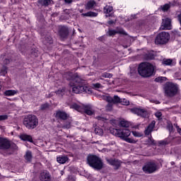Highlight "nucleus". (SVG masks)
Instances as JSON below:
<instances>
[{
  "label": "nucleus",
  "mask_w": 181,
  "mask_h": 181,
  "mask_svg": "<svg viewBox=\"0 0 181 181\" xmlns=\"http://www.w3.org/2000/svg\"><path fill=\"white\" fill-rule=\"evenodd\" d=\"M64 78L70 81L69 86L72 87V91L75 94L81 93H91V89L87 86L81 85V78L73 73L66 72Z\"/></svg>",
  "instance_id": "obj_1"
},
{
  "label": "nucleus",
  "mask_w": 181,
  "mask_h": 181,
  "mask_svg": "<svg viewBox=\"0 0 181 181\" xmlns=\"http://www.w3.org/2000/svg\"><path fill=\"white\" fill-rule=\"evenodd\" d=\"M110 134L115 135V136L120 138L126 142H128V144H136V140H134V139L128 138V136L131 135V131H129V129H125L123 130L118 129H110Z\"/></svg>",
  "instance_id": "obj_2"
},
{
  "label": "nucleus",
  "mask_w": 181,
  "mask_h": 181,
  "mask_svg": "<svg viewBox=\"0 0 181 181\" xmlns=\"http://www.w3.org/2000/svg\"><path fill=\"white\" fill-rule=\"evenodd\" d=\"M138 71L141 77H151L155 71V67L151 64L144 62L139 64Z\"/></svg>",
  "instance_id": "obj_3"
},
{
  "label": "nucleus",
  "mask_w": 181,
  "mask_h": 181,
  "mask_svg": "<svg viewBox=\"0 0 181 181\" xmlns=\"http://www.w3.org/2000/svg\"><path fill=\"white\" fill-rule=\"evenodd\" d=\"M38 124L39 120L37 117L33 115H28L23 119V125H25L28 129H35Z\"/></svg>",
  "instance_id": "obj_4"
},
{
  "label": "nucleus",
  "mask_w": 181,
  "mask_h": 181,
  "mask_svg": "<svg viewBox=\"0 0 181 181\" xmlns=\"http://www.w3.org/2000/svg\"><path fill=\"white\" fill-rule=\"evenodd\" d=\"M70 108L76 110L78 112H85L87 115H93L94 111L93 110V107L90 105H85L83 104L73 103L70 105Z\"/></svg>",
  "instance_id": "obj_5"
},
{
  "label": "nucleus",
  "mask_w": 181,
  "mask_h": 181,
  "mask_svg": "<svg viewBox=\"0 0 181 181\" xmlns=\"http://www.w3.org/2000/svg\"><path fill=\"white\" fill-rule=\"evenodd\" d=\"M87 160L88 165L93 169H97L98 170L103 169V161L98 156L90 155L88 156Z\"/></svg>",
  "instance_id": "obj_6"
},
{
  "label": "nucleus",
  "mask_w": 181,
  "mask_h": 181,
  "mask_svg": "<svg viewBox=\"0 0 181 181\" xmlns=\"http://www.w3.org/2000/svg\"><path fill=\"white\" fill-rule=\"evenodd\" d=\"M142 170L148 175L155 173L158 170V165L155 162L148 161L143 165Z\"/></svg>",
  "instance_id": "obj_7"
},
{
  "label": "nucleus",
  "mask_w": 181,
  "mask_h": 181,
  "mask_svg": "<svg viewBox=\"0 0 181 181\" xmlns=\"http://www.w3.org/2000/svg\"><path fill=\"white\" fill-rule=\"evenodd\" d=\"M170 39V35L166 32L160 33L155 39L156 45H165L169 42Z\"/></svg>",
  "instance_id": "obj_8"
},
{
  "label": "nucleus",
  "mask_w": 181,
  "mask_h": 181,
  "mask_svg": "<svg viewBox=\"0 0 181 181\" xmlns=\"http://www.w3.org/2000/svg\"><path fill=\"white\" fill-rule=\"evenodd\" d=\"M165 93L168 97H173L177 93V87L173 83H168L165 87Z\"/></svg>",
  "instance_id": "obj_9"
},
{
  "label": "nucleus",
  "mask_w": 181,
  "mask_h": 181,
  "mask_svg": "<svg viewBox=\"0 0 181 181\" xmlns=\"http://www.w3.org/2000/svg\"><path fill=\"white\" fill-rule=\"evenodd\" d=\"M11 146H13L14 149H18V146L16 144H11V141L8 140V139L0 137V149H9Z\"/></svg>",
  "instance_id": "obj_10"
},
{
  "label": "nucleus",
  "mask_w": 181,
  "mask_h": 181,
  "mask_svg": "<svg viewBox=\"0 0 181 181\" xmlns=\"http://www.w3.org/2000/svg\"><path fill=\"white\" fill-rule=\"evenodd\" d=\"M161 30H170L172 29V19L169 18H163L162 25L160 27Z\"/></svg>",
  "instance_id": "obj_11"
},
{
  "label": "nucleus",
  "mask_w": 181,
  "mask_h": 181,
  "mask_svg": "<svg viewBox=\"0 0 181 181\" xmlns=\"http://www.w3.org/2000/svg\"><path fill=\"white\" fill-rule=\"evenodd\" d=\"M132 112H133V114H136V115H139L140 117H143V118H145L146 115H148V112L142 108H133L132 109Z\"/></svg>",
  "instance_id": "obj_12"
},
{
  "label": "nucleus",
  "mask_w": 181,
  "mask_h": 181,
  "mask_svg": "<svg viewBox=\"0 0 181 181\" xmlns=\"http://www.w3.org/2000/svg\"><path fill=\"white\" fill-rule=\"evenodd\" d=\"M107 161L108 162L109 165L114 166L115 169H118L119 166H121V164L122 163L121 160H117V159H112V158L107 159Z\"/></svg>",
  "instance_id": "obj_13"
},
{
  "label": "nucleus",
  "mask_w": 181,
  "mask_h": 181,
  "mask_svg": "<svg viewBox=\"0 0 181 181\" xmlns=\"http://www.w3.org/2000/svg\"><path fill=\"white\" fill-rule=\"evenodd\" d=\"M156 122L153 120L148 124L146 129L144 131L145 135H151L152 134V131H153V128H155V124Z\"/></svg>",
  "instance_id": "obj_14"
},
{
  "label": "nucleus",
  "mask_w": 181,
  "mask_h": 181,
  "mask_svg": "<svg viewBox=\"0 0 181 181\" xmlns=\"http://www.w3.org/2000/svg\"><path fill=\"white\" fill-rule=\"evenodd\" d=\"M56 118H59L60 119H66L69 117V115H67V113H66L64 111H57L55 115Z\"/></svg>",
  "instance_id": "obj_15"
},
{
  "label": "nucleus",
  "mask_w": 181,
  "mask_h": 181,
  "mask_svg": "<svg viewBox=\"0 0 181 181\" xmlns=\"http://www.w3.org/2000/svg\"><path fill=\"white\" fill-rule=\"evenodd\" d=\"M98 16V13L93 11L81 13V16H83V18H95Z\"/></svg>",
  "instance_id": "obj_16"
},
{
  "label": "nucleus",
  "mask_w": 181,
  "mask_h": 181,
  "mask_svg": "<svg viewBox=\"0 0 181 181\" xmlns=\"http://www.w3.org/2000/svg\"><path fill=\"white\" fill-rule=\"evenodd\" d=\"M57 162L63 165L66 163V162H69V157H67V156H59L57 157Z\"/></svg>",
  "instance_id": "obj_17"
},
{
  "label": "nucleus",
  "mask_w": 181,
  "mask_h": 181,
  "mask_svg": "<svg viewBox=\"0 0 181 181\" xmlns=\"http://www.w3.org/2000/svg\"><path fill=\"white\" fill-rule=\"evenodd\" d=\"M41 181H50V174L48 172H43L40 174Z\"/></svg>",
  "instance_id": "obj_18"
},
{
  "label": "nucleus",
  "mask_w": 181,
  "mask_h": 181,
  "mask_svg": "<svg viewBox=\"0 0 181 181\" xmlns=\"http://www.w3.org/2000/svg\"><path fill=\"white\" fill-rule=\"evenodd\" d=\"M96 5L97 4L95 3V1L90 0L88 1V3L85 5V7H86V9H87L88 11H90V9H93V8H94Z\"/></svg>",
  "instance_id": "obj_19"
},
{
  "label": "nucleus",
  "mask_w": 181,
  "mask_h": 181,
  "mask_svg": "<svg viewBox=\"0 0 181 181\" xmlns=\"http://www.w3.org/2000/svg\"><path fill=\"white\" fill-rule=\"evenodd\" d=\"M103 11L105 12V13H106L105 16L106 18H108L110 16H111V11H112V6H106L104 7Z\"/></svg>",
  "instance_id": "obj_20"
},
{
  "label": "nucleus",
  "mask_w": 181,
  "mask_h": 181,
  "mask_svg": "<svg viewBox=\"0 0 181 181\" xmlns=\"http://www.w3.org/2000/svg\"><path fill=\"white\" fill-rule=\"evenodd\" d=\"M16 94H18V90H7L6 91H4V95H6L7 97L16 95Z\"/></svg>",
  "instance_id": "obj_21"
},
{
  "label": "nucleus",
  "mask_w": 181,
  "mask_h": 181,
  "mask_svg": "<svg viewBox=\"0 0 181 181\" xmlns=\"http://www.w3.org/2000/svg\"><path fill=\"white\" fill-rule=\"evenodd\" d=\"M20 138L21 139H22V141H28V142H33L32 136L28 134H22L20 136Z\"/></svg>",
  "instance_id": "obj_22"
},
{
  "label": "nucleus",
  "mask_w": 181,
  "mask_h": 181,
  "mask_svg": "<svg viewBox=\"0 0 181 181\" xmlns=\"http://www.w3.org/2000/svg\"><path fill=\"white\" fill-rule=\"evenodd\" d=\"M38 3L42 5V6H49L52 4V0H40Z\"/></svg>",
  "instance_id": "obj_23"
},
{
  "label": "nucleus",
  "mask_w": 181,
  "mask_h": 181,
  "mask_svg": "<svg viewBox=\"0 0 181 181\" xmlns=\"http://www.w3.org/2000/svg\"><path fill=\"white\" fill-rule=\"evenodd\" d=\"M119 125L123 128H129V127L131 125V123L127 120H122L119 122Z\"/></svg>",
  "instance_id": "obj_24"
},
{
  "label": "nucleus",
  "mask_w": 181,
  "mask_h": 181,
  "mask_svg": "<svg viewBox=\"0 0 181 181\" xmlns=\"http://www.w3.org/2000/svg\"><path fill=\"white\" fill-rule=\"evenodd\" d=\"M173 62V60H172V59H164L163 60V64H165V66H170Z\"/></svg>",
  "instance_id": "obj_25"
},
{
  "label": "nucleus",
  "mask_w": 181,
  "mask_h": 181,
  "mask_svg": "<svg viewBox=\"0 0 181 181\" xmlns=\"http://www.w3.org/2000/svg\"><path fill=\"white\" fill-rule=\"evenodd\" d=\"M25 159H26L28 162H30V160H32V152L27 151L25 156Z\"/></svg>",
  "instance_id": "obj_26"
},
{
  "label": "nucleus",
  "mask_w": 181,
  "mask_h": 181,
  "mask_svg": "<svg viewBox=\"0 0 181 181\" xmlns=\"http://www.w3.org/2000/svg\"><path fill=\"white\" fill-rule=\"evenodd\" d=\"M95 133L96 134V135H103L104 134V132L103 131V129L101 128H99V127H96L95 129Z\"/></svg>",
  "instance_id": "obj_27"
},
{
  "label": "nucleus",
  "mask_w": 181,
  "mask_h": 181,
  "mask_svg": "<svg viewBox=\"0 0 181 181\" xmlns=\"http://www.w3.org/2000/svg\"><path fill=\"white\" fill-rule=\"evenodd\" d=\"M165 80H166V77L158 76V77L156 78L155 81L156 83H163V81H165Z\"/></svg>",
  "instance_id": "obj_28"
},
{
  "label": "nucleus",
  "mask_w": 181,
  "mask_h": 181,
  "mask_svg": "<svg viewBox=\"0 0 181 181\" xmlns=\"http://www.w3.org/2000/svg\"><path fill=\"white\" fill-rule=\"evenodd\" d=\"M104 100H107L109 103H114V98L111 96H104Z\"/></svg>",
  "instance_id": "obj_29"
},
{
  "label": "nucleus",
  "mask_w": 181,
  "mask_h": 181,
  "mask_svg": "<svg viewBox=\"0 0 181 181\" xmlns=\"http://www.w3.org/2000/svg\"><path fill=\"white\" fill-rule=\"evenodd\" d=\"M7 70H8V68H6V66H3L0 71L1 76H5L6 73H8Z\"/></svg>",
  "instance_id": "obj_30"
},
{
  "label": "nucleus",
  "mask_w": 181,
  "mask_h": 181,
  "mask_svg": "<svg viewBox=\"0 0 181 181\" xmlns=\"http://www.w3.org/2000/svg\"><path fill=\"white\" fill-rule=\"evenodd\" d=\"M121 98L118 97L117 95H115L113 98V104H117L118 103H121Z\"/></svg>",
  "instance_id": "obj_31"
},
{
  "label": "nucleus",
  "mask_w": 181,
  "mask_h": 181,
  "mask_svg": "<svg viewBox=\"0 0 181 181\" xmlns=\"http://www.w3.org/2000/svg\"><path fill=\"white\" fill-rule=\"evenodd\" d=\"M66 91V88H62V89H59L57 91V94L63 95L64 94V92Z\"/></svg>",
  "instance_id": "obj_32"
},
{
  "label": "nucleus",
  "mask_w": 181,
  "mask_h": 181,
  "mask_svg": "<svg viewBox=\"0 0 181 181\" xmlns=\"http://www.w3.org/2000/svg\"><path fill=\"white\" fill-rule=\"evenodd\" d=\"M92 86L93 88H103V85H101L100 83H93Z\"/></svg>",
  "instance_id": "obj_33"
},
{
  "label": "nucleus",
  "mask_w": 181,
  "mask_h": 181,
  "mask_svg": "<svg viewBox=\"0 0 181 181\" xmlns=\"http://www.w3.org/2000/svg\"><path fill=\"white\" fill-rule=\"evenodd\" d=\"M120 103L122 104V105H129V101L126 99H122Z\"/></svg>",
  "instance_id": "obj_34"
},
{
  "label": "nucleus",
  "mask_w": 181,
  "mask_h": 181,
  "mask_svg": "<svg viewBox=\"0 0 181 181\" xmlns=\"http://www.w3.org/2000/svg\"><path fill=\"white\" fill-rule=\"evenodd\" d=\"M170 8V5L165 4L164 6H162V11L165 12V11H168Z\"/></svg>",
  "instance_id": "obj_35"
},
{
  "label": "nucleus",
  "mask_w": 181,
  "mask_h": 181,
  "mask_svg": "<svg viewBox=\"0 0 181 181\" xmlns=\"http://www.w3.org/2000/svg\"><path fill=\"white\" fill-rule=\"evenodd\" d=\"M132 134H133L134 136H136L137 138H141V136H142V134H141L138 132H132Z\"/></svg>",
  "instance_id": "obj_36"
},
{
  "label": "nucleus",
  "mask_w": 181,
  "mask_h": 181,
  "mask_svg": "<svg viewBox=\"0 0 181 181\" xmlns=\"http://www.w3.org/2000/svg\"><path fill=\"white\" fill-rule=\"evenodd\" d=\"M107 33H108L109 36H114V35H117V31H115L114 30H109Z\"/></svg>",
  "instance_id": "obj_37"
},
{
  "label": "nucleus",
  "mask_w": 181,
  "mask_h": 181,
  "mask_svg": "<svg viewBox=\"0 0 181 181\" xmlns=\"http://www.w3.org/2000/svg\"><path fill=\"white\" fill-rule=\"evenodd\" d=\"M7 119H8V115H0V121H5Z\"/></svg>",
  "instance_id": "obj_38"
},
{
  "label": "nucleus",
  "mask_w": 181,
  "mask_h": 181,
  "mask_svg": "<svg viewBox=\"0 0 181 181\" xmlns=\"http://www.w3.org/2000/svg\"><path fill=\"white\" fill-rule=\"evenodd\" d=\"M103 77H105V78H110V77H112V75L111 74L104 73L103 74Z\"/></svg>",
  "instance_id": "obj_39"
},
{
  "label": "nucleus",
  "mask_w": 181,
  "mask_h": 181,
  "mask_svg": "<svg viewBox=\"0 0 181 181\" xmlns=\"http://www.w3.org/2000/svg\"><path fill=\"white\" fill-rule=\"evenodd\" d=\"M112 104L113 103L107 104V105L106 106V110H107V111H111L112 110Z\"/></svg>",
  "instance_id": "obj_40"
},
{
  "label": "nucleus",
  "mask_w": 181,
  "mask_h": 181,
  "mask_svg": "<svg viewBox=\"0 0 181 181\" xmlns=\"http://www.w3.org/2000/svg\"><path fill=\"white\" fill-rule=\"evenodd\" d=\"M49 108V104L45 103L41 105V110H47Z\"/></svg>",
  "instance_id": "obj_41"
},
{
  "label": "nucleus",
  "mask_w": 181,
  "mask_h": 181,
  "mask_svg": "<svg viewBox=\"0 0 181 181\" xmlns=\"http://www.w3.org/2000/svg\"><path fill=\"white\" fill-rule=\"evenodd\" d=\"M156 118H160V117H162V113L160 112H158L155 114Z\"/></svg>",
  "instance_id": "obj_42"
},
{
  "label": "nucleus",
  "mask_w": 181,
  "mask_h": 181,
  "mask_svg": "<svg viewBox=\"0 0 181 181\" xmlns=\"http://www.w3.org/2000/svg\"><path fill=\"white\" fill-rule=\"evenodd\" d=\"M97 119H98V121H105V119L104 117H101L100 116L97 117Z\"/></svg>",
  "instance_id": "obj_43"
},
{
  "label": "nucleus",
  "mask_w": 181,
  "mask_h": 181,
  "mask_svg": "<svg viewBox=\"0 0 181 181\" xmlns=\"http://www.w3.org/2000/svg\"><path fill=\"white\" fill-rule=\"evenodd\" d=\"M64 1L66 3V4H71L73 2V0H64Z\"/></svg>",
  "instance_id": "obj_44"
},
{
  "label": "nucleus",
  "mask_w": 181,
  "mask_h": 181,
  "mask_svg": "<svg viewBox=\"0 0 181 181\" xmlns=\"http://www.w3.org/2000/svg\"><path fill=\"white\" fill-rule=\"evenodd\" d=\"M114 23H115L114 21H109L107 22L108 25H112Z\"/></svg>",
  "instance_id": "obj_45"
},
{
  "label": "nucleus",
  "mask_w": 181,
  "mask_h": 181,
  "mask_svg": "<svg viewBox=\"0 0 181 181\" xmlns=\"http://www.w3.org/2000/svg\"><path fill=\"white\" fill-rule=\"evenodd\" d=\"M177 132H179L180 135H181V129L177 127Z\"/></svg>",
  "instance_id": "obj_46"
},
{
  "label": "nucleus",
  "mask_w": 181,
  "mask_h": 181,
  "mask_svg": "<svg viewBox=\"0 0 181 181\" xmlns=\"http://www.w3.org/2000/svg\"><path fill=\"white\" fill-rule=\"evenodd\" d=\"M160 144L161 145H166V142H165V141H161Z\"/></svg>",
  "instance_id": "obj_47"
},
{
  "label": "nucleus",
  "mask_w": 181,
  "mask_h": 181,
  "mask_svg": "<svg viewBox=\"0 0 181 181\" xmlns=\"http://www.w3.org/2000/svg\"><path fill=\"white\" fill-rule=\"evenodd\" d=\"M4 63H9V59H5Z\"/></svg>",
  "instance_id": "obj_48"
},
{
  "label": "nucleus",
  "mask_w": 181,
  "mask_h": 181,
  "mask_svg": "<svg viewBox=\"0 0 181 181\" xmlns=\"http://www.w3.org/2000/svg\"><path fill=\"white\" fill-rule=\"evenodd\" d=\"M79 12H80V13H83V12H84V10L81 9V10H79Z\"/></svg>",
  "instance_id": "obj_49"
},
{
  "label": "nucleus",
  "mask_w": 181,
  "mask_h": 181,
  "mask_svg": "<svg viewBox=\"0 0 181 181\" xmlns=\"http://www.w3.org/2000/svg\"><path fill=\"white\" fill-rule=\"evenodd\" d=\"M111 122L114 124L115 122H116V121L115 120H112Z\"/></svg>",
  "instance_id": "obj_50"
},
{
  "label": "nucleus",
  "mask_w": 181,
  "mask_h": 181,
  "mask_svg": "<svg viewBox=\"0 0 181 181\" xmlns=\"http://www.w3.org/2000/svg\"><path fill=\"white\" fill-rule=\"evenodd\" d=\"M114 142L113 143H109V145H114Z\"/></svg>",
  "instance_id": "obj_51"
},
{
  "label": "nucleus",
  "mask_w": 181,
  "mask_h": 181,
  "mask_svg": "<svg viewBox=\"0 0 181 181\" xmlns=\"http://www.w3.org/2000/svg\"><path fill=\"white\" fill-rule=\"evenodd\" d=\"M64 35H65V36H66L67 35V32H65Z\"/></svg>",
  "instance_id": "obj_52"
},
{
  "label": "nucleus",
  "mask_w": 181,
  "mask_h": 181,
  "mask_svg": "<svg viewBox=\"0 0 181 181\" xmlns=\"http://www.w3.org/2000/svg\"><path fill=\"white\" fill-rule=\"evenodd\" d=\"M121 33H125V32L124 30L121 31Z\"/></svg>",
  "instance_id": "obj_53"
},
{
  "label": "nucleus",
  "mask_w": 181,
  "mask_h": 181,
  "mask_svg": "<svg viewBox=\"0 0 181 181\" xmlns=\"http://www.w3.org/2000/svg\"><path fill=\"white\" fill-rule=\"evenodd\" d=\"M49 43H52V40H49Z\"/></svg>",
  "instance_id": "obj_54"
}]
</instances>
